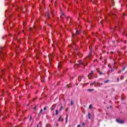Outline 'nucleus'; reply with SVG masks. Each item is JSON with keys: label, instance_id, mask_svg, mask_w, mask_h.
I'll return each mask as SVG.
<instances>
[{"label": "nucleus", "instance_id": "a211bd4d", "mask_svg": "<svg viewBox=\"0 0 127 127\" xmlns=\"http://www.w3.org/2000/svg\"><path fill=\"white\" fill-rule=\"evenodd\" d=\"M87 91H88L89 92H93V91H94V89H88Z\"/></svg>", "mask_w": 127, "mask_h": 127}, {"label": "nucleus", "instance_id": "6ab92c4d", "mask_svg": "<svg viewBox=\"0 0 127 127\" xmlns=\"http://www.w3.org/2000/svg\"><path fill=\"white\" fill-rule=\"evenodd\" d=\"M93 2L94 4H96V3H97L98 2L97 1V0H95V1H93Z\"/></svg>", "mask_w": 127, "mask_h": 127}, {"label": "nucleus", "instance_id": "cd10ccee", "mask_svg": "<svg viewBox=\"0 0 127 127\" xmlns=\"http://www.w3.org/2000/svg\"><path fill=\"white\" fill-rule=\"evenodd\" d=\"M30 121H31V120H32V116H30Z\"/></svg>", "mask_w": 127, "mask_h": 127}, {"label": "nucleus", "instance_id": "13d9d810", "mask_svg": "<svg viewBox=\"0 0 127 127\" xmlns=\"http://www.w3.org/2000/svg\"><path fill=\"white\" fill-rule=\"evenodd\" d=\"M99 40H100V41H101V39H99Z\"/></svg>", "mask_w": 127, "mask_h": 127}, {"label": "nucleus", "instance_id": "de8ad7c7", "mask_svg": "<svg viewBox=\"0 0 127 127\" xmlns=\"http://www.w3.org/2000/svg\"><path fill=\"white\" fill-rule=\"evenodd\" d=\"M55 5L56 6V1L55 3Z\"/></svg>", "mask_w": 127, "mask_h": 127}, {"label": "nucleus", "instance_id": "0eeeda50", "mask_svg": "<svg viewBox=\"0 0 127 127\" xmlns=\"http://www.w3.org/2000/svg\"><path fill=\"white\" fill-rule=\"evenodd\" d=\"M88 119L89 120H91V113H88Z\"/></svg>", "mask_w": 127, "mask_h": 127}, {"label": "nucleus", "instance_id": "bb28decb", "mask_svg": "<svg viewBox=\"0 0 127 127\" xmlns=\"http://www.w3.org/2000/svg\"><path fill=\"white\" fill-rule=\"evenodd\" d=\"M105 83H109V80H106L104 81Z\"/></svg>", "mask_w": 127, "mask_h": 127}, {"label": "nucleus", "instance_id": "774afa93", "mask_svg": "<svg viewBox=\"0 0 127 127\" xmlns=\"http://www.w3.org/2000/svg\"><path fill=\"white\" fill-rule=\"evenodd\" d=\"M22 32H23V31H22Z\"/></svg>", "mask_w": 127, "mask_h": 127}, {"label": "nucleus", "instance_id": "8fccbe9b", "mask_svg": "<svg viewBox=\"0 0 127 127\" xmlns=\"http://www.w3.org/2000/svg\"><path fill=\"white\" fill-rule=\"evenodd\" d=\"M123 15H126V13H123Z\"/></svg>", "mask_w": 127, "mask_h": 127}, {"label": "nucleus", "instance_id": "864d4df0", "mask_svg": "<svg viewBox=\"0 0 127 127\" xmlns=\"http://www.w3.org/2000/svg\"><path fill=\"white\" fill-rule=\"evenodd\" d=\"M49 26H51V25H48Z\"/></svg>", "mask_w": 127, "mask_h": 127}, {"label": "nucleus", "instance_id": "bf43d9fd", "mask_svg": "<svg viewBox=\"0 0 127 127\" xmlns=\"http://www.w3.org/2000/svg\"><path fill=\"white\" fill-rule=\"evenodd\" d=\"M37 127H39L38 125L37 126Z\"/></svg>", "mask_w": 127, "mask_h": 127}, {"label": "nucleus", "instance_id": "69168bd1", "mask_svg": "<svg viewBox=\"0 0 127 127\" xmlns=\"http://www.w3.org/2000/svg\"><path fill=\"white\" fill-rule=\"evenodd\" d=\"M17 127H19V126H17Z\"/></svg>", "mask_w": 127, "mask_h": 127}, {"label": "nucleus", "instance_id": "9d476101", "mask_svg": "<svg viewBox=\"0 0 127 127\" xmlns=\"http://www.w3.org/2000/svg\"><path fill=\"white\" fill-rule=\"evenodd\" d=\"M78 80L79 82H81L82 81V77L81 76L78 77Z\"/></svg>", "mask_w": 127, "mask_h": 127}, {"label": "nucleus", "instance_id": "f8f14e48", "mask_svg": "<svg viewBox=\"0 0 127 127\" xmlns=\"http://www.w3.org/2000/svg\"><path fill=\"white\" fill-rule=\"evenodd\" d=\"M98 73H99L100 75H103V72L100 71V70H97Z\"/></svg>", "mask_w": 127, "mask_h": 127}, {"label": "nucleus", "instance_id": "b1692460", "mask_svg": "<svg viewBox=\"0 0 127 127\" xmlns=\"http://www.w3.org/2000/svg\"><path fill=\"white\" fill-rule=\"evenodd\" d=\"M97 84H98V85H99L100 86H101V85H103V83H99V82H97Z\"/></svg>", "mask_w": 127, "mask_h": 127}, {"label": "nucleus", "instance_id": "f3484780", "mask_svg": "<svg viewBox=\"0 0 127 127\" xmlns=\"http://www.w3.org/2000/svg\"><path fill=\"white\" fill-rule=\"evenodd\" d=\"M124 79H125V76L122 75L121 78V80H124Z\"/></svg>", "mask_w": 127, "mask_h": 127}, {"label": "nucleus", "instance_id": "37998d69", "mask_svg": "<svg viewBox=\"0 0 127 127\" xmlns=\"http://www.w3.org/2000/svg\"><path fill=\"white\" fill-rule=\"evenodd\" d=\"M113 53H114V52H111V54H113Z\"/></svg>", "mask_w": 127, "mask_h": 127}, {"label": "nucleus", "instance_id": "5701e85b", "mask_svg": "<svg viewBox=\"0 0 127 127\" xmlns=\"http://www.w3.org/2000/svg\"><path fill=\"white\" fill-rule=\"evenodd\" d=\"M47 110V108L46 107L44 108V111H46Z\"/></svg>", "mask_w": 127, "mask_h": 127}, {"label": "nucleus", "instance_id": "a18cd8bd", "mask_svg": "<svg viewBox=\"0 0 127 127\" xmlns=\"http://www.w3.org/2000/svg\"><path fill=\"white\" fill-rule=\"evenodd\" d=\"M51 12H52V14H54L53 12L52 11H51Z\"/></svg>", "mask_w": 127, "mask_h": 127}, {"label": "nucleus", "instance_id": "3c124183", "mask_svg": "<svg viewBox=\"0 0 127 127\" xmlns=\"http://www.w3.org/2000/svg\"><path fill=\"white\" fill-rule=\"evenodd\" d=\"M113 43H115V41H113Z\"/></svg>", "mask_w": 127, "mask_h": 127}, {"label": "nucleus", "instance_id": "49530a36", "mask_svg": "<svg viewBox=\"0 0 127 127\" xmlns=\"http://www.w3.org/2000/svg\"><path fill=\"white\" fill-rule=\"evenodd\" d=\"M125 43H127V41H125Z\"/></svg>", "mask_w": 127, "mask_h": 127}, {"label": "nucleus", "instance_id": "f03ea898", "mask_svg": "<svg viewBox=\"0 0 127 127\" xmlns=\"http://www.w3.org/2000/svg\"><path fill=\"white\" fill-rule=\"evenodd\" d=\"M83 64H84V66H85L86 65H87V62H86V61H84V62H81V61H78V64H77V65H83Z\"/></svg>", "mask_w": 127, "mask_h": 127}, {"label": "nucleus", "instance_id": "0e129e2a", "mask_svg": "<svg viewBox=\"0 0 127 127\" xmlns=\"http://www.w3.org/2000/svg\"><path fill=\"white\" fill-rule=\"evenodd\" d=\"M96 60H94V61H96Z\"/></svg>", "mask_w": 127, "mask_h": 127}, {"label": "nucleus", "instance_id": "9b49d317", "mask_svg": "<svg viewBox=\"0 0 127 127\" xmlns=\"http://www.w3.org/2000/svg\"><path fill=\"white\" fill-rule=\"evenodd\" d=\"M96 83H97V82H96V81H94V82L91 83L90 84V86H93V85L96 84Z\"/></svg>", "mask_w": 127, "mask_h": 127}, {"label": "nucleus", "instance_id": "ea45409f", "mask_svg": "<svg viewBox=\"0 0 127 127\" xmlns=\"http://www.w3.org/2000/svg\"><path fill=\"white\" fill-rule=\"evenodd\" d=\"M3 71H4V69H3V70H1L2 73H3Z\"/></svg>", "mask_w": 127, "mask_h": 127}, {"label": "nucleus", "instance_id": "1a4fd4ad", "mask_svg": "<svg viewBox=\"0 0 127 127\" xmlns=\"http://www.w3.org/2000/svg\"><path fill=\"white\" fill-rule=\"evenodd\" d=\"M42 83H44L45 82V79H44V77H41Z\"/></svg>", "mask_w": 127, "mask_h": 127}, {"label": "nucleus", "instance_id": "4be33fe9", "mask_svg": "<svg viewBox=\"0 0 127 127\" xmlns=\"http://www.w3.org/2000/svg\"><path fill=\"white\" fill-rule=\"evenodd\" d=\"M125 70H126V67H124L123 68L122 71H125Z\"/></svg>", "mask_w": 127, "mask_h": 127}, {"label": "nucleus", "instance_id": "7c9ffc66", "mask_svg": "<svg viewBox=\"0 0 127 127\" xmlns=\"http://www.w3.org/2000/svg\"><path fill=\"white\" fill-rule=\"evenodd\" d=\"M77 127H81V125H77Z\"/></svg>", "mask_w": 127, "mask_h": 127}, {"label": "nucleus", "instance_id": "7ed1b4c3", "mask_svg": "<svg viewBox=\"0 0 127 127\" xmlns=\"http://www.w3.org/2000/svg\"><path fill=\"white\" fill-rule=\"evenodd\" d=\"M116 122L117 123H118V124H123L125 123V121L124 120H120L119 119H116Z\"/></svg>", "mask_w": 127, "mask_h": 127}, {"label": "nucleus", "instance_id": "ddd939ff", "mask_svg": "<svg viewBox=\"0 0 127 127\" xmlns=\"http://www.w3.org/2000/svg\"><path fill=\"white\" fill-rule=\"evenodd\" d=\"M67 122H68V115L65 117V123H67Z\"/></svg>", "mask_w": 127, "mask_h": 127}, {"label": "nucleus", "instance_id": "c85d7f7f", "mask_svg": "<svg viewBox=\"0 0 127 127\" xmlns=\"http://www.w3.org/2000/svg\"><path fill=\"white\" fill-rule=\"evenodd\" d=\"M59 67H61V64H59L58 65V68H59Z\"/></svg>", "mask_w": 127, "mask_h": 127}, {"label": "nucleus", "instance_id": "39448f33", "mask_svg": "<svg viewBox=\"0 0 127 127\" xmlns=\"http://www.w3.org/2000/svg\"><path fill=\"white\" fill-rule=\"evenodd\" d=\"M79 33H80V32H79V31H78V30H76L75 34H72V37H75V36H76V35H78L79 34Z\"/></svg>", "mask_w": 127, "mask_h": 127}, {"label": "nucleus", "instance_id": "c03bdc74", "mask_svg": "<svg viewBox=\"0 0 127 127\" xmlns=\"http://www.w3.org/2000/svg\"><path fill=\"white\" fill-rule=\"evenodd\" d=\"M36 58H37V59H38V57L36 56Z\"/></svg>", "mask_w": 127, "mask_h": 127}, {"label": "nucleus", "instance_id": "680f3d73", "mask_svg": "<svg viewBox=\"0 0 127 127\" xmlns=\"http://www.w3.org/2000/svg\"><path fill=\"white\" fill-rule=\"evenodd\" d=\"M16 104H17V105H18V103H16Z\"/></svg>", "mask_w": 127, "mask_h": 127}, {"label": "nucleus", "instance_id": "338daca9", "mask_svg": "<svg viewBox=\"0 0 127 127\" xmlns=\"http://www.w3.org/2000/svg\"><path fill=\"white\" fill-rule=\"evenodd\" d=\"M127 81V79L126 80V82Z\"/></svg>", "mask_w": 127, "mask_h": 127}, {"label": "nucleus", "instance_id": "a878e982", "mask_svg": "<svg viewBox=\"0 0 127 127\" xmlns=\"http://www.w3.org/2000/svg\"><path fill=\"white\" fill-rule=\"evenodd\" d=\"M121 73H122V70H119V71H118V73H119V74H121Z\"/></svg>", "mask_w": 127, "mask_h": 127}, {"label": "nucleus", "instance_id": "4468645a", "mask_svg": "<svg viewBox=\"0 0 127 127\" xmlns=\"http://www.w3.org/2000/svg\"><path fill=\"white\" fill-rule=\"evenodd\" d=\"M47 17L48 18H49L50 17V14H49V12H47Z\"/></svg>", "mask_w": 127, "mask_h": 127}, {"label": "nucleus", "instance_id": "423d86ee", "mask_svg": "<svg viewBox=\"0 0 127 127\" xmlns=\"http://www.w3.org/2000/svg\"><path fill=\"white\" fill-rule=\"evenodd\" d=\"M42 112H43V109H41L39 113V114H38V116H40V115H41V114L42 113Z\"/></svg>", "mask_w": 127, "mask_h": 127}, {"label": "nucleus", "instance_id": "052dcab7", "mask_svg": "<svg viewBox=\"0 0 127 127\" xmlns=\"http://www.w3.org/2000/svg\"><path fill=\"white\" fill-rule=\"evenodd\" d=\"M14 78H15H15H16V76H14Z\"/></svg>", "mask_w": 127, "mask_h": 127}, {"label": "nucleus", "instance_id": "a19ab883", "mask_svg": "<svg viewBox=\"0 0 127 127\" xmlns=\"http://www.w3.org/2000/svg\"><path fill=\"white\" fill-rule=\"evenodd\" d=\"M36 110V106L35 107V111Z\"/></svg>", "mask_w": 127, "mask_h": 127}, {"label": "nucleus", "instance_id": "58836bf2", "mask_svg": "<svg viewBox=\"0 0 127 127\" xmlns=\"http://www.w3.org/2000/svg\"><path fill=\"white\" fill-rule=\"evenodd\" d=\"M64 102H66V100H65L64 98Z\"/></svg>", "mask_w": 127, "mask_h": 127}, {"label": "nucleus", "instance_id": "5fc2aeb1", "mask_svg": "<svg viewBox=\"0 0 127 127\" xmlns=\"http://www.w3.org/2000/svg\"><path fill=\"white\" fill-rule=\"evenodd\" d=\"M108 67H110V64H108Z\"/></svg>", "mask_w": 127, "mask_h": 127}, {"label": "nucleus", "instance_id": "4c0bfd02", "mask_svg": "<svg viewBox=\"0 0 127 127\" xmlns=\"http://www.w3.org/2000/svg\"><path fill=\"white\" fill-rule=\"evenodd\" d=\"M82 126H85V123H82Z\"/></svg>", "mask_w": 127, "mask_h": 127}, {"label": "nucleus", "instance_id": "2eb2a0df", "mask_svg": "<svg viewBox=\"0 0 127 127\" xmlns=\"http://www.w3.org/2000/svg\"><path fill=\"white\" fill-rule=\"evenodd\" d=\"M59 113V111H58V110H56V115L57 116L58 115V113Z\"/></svg>", "mask_w": 127, "mask_h": 127}, {"label": "nucleus", "instance_id": "4d7b16f0", "mask_svg": "<svg viewBox=\"0 0 127 127\" xmlns=\"http://www.w3.org/2000/svg\"><path fill=\"white\" fill-rule=\"evenodd\" d=\"M45 57H46V56H44V58H45Z\"/></svg>", "mask_w": 127, "mask_h": 127}, {"label": "nucleus", "instance_id": "c9c22d12", "mask_svg": "<svg viewBox=\"0 0 127 127\" xmlns=\"http://www.w3.org/2000/svg\"><path fill=\"white\" fill-rule=\"evenodd\" d=\"M117 81H120V78H117Z\"/></svg>", "mask_w": 127, "mask_h": 127}, {"label": "nucleus", "instance_id": "dca6fc26", "mask_svg": "<svg viewBox=\"0 0 127 127\" xmlns=\"http://www.w3.org/2000/svg\"><path fill=\"white\" fill-rule=\"evenodd\" d=\"M59 122H60V121H61V122H63V119L61 118V117L59 119Z\"/></svg>", "mask_w": 127, "mask_h": 127}, {"label": "nucleus", "instance_id": "6e6552de", "mask_svg": "<svg viewBox=\"0 0 127 127\" xmlns=\"http://www.w3.org/2000/svg\"><path fill=\"white\" fill-rule=\"evenodd\" d=\"M63 110V106L61 105V108L60 109V112H61Z\"/></svg>", "mask_w": 127, "mask_h": 127}, {"label": "nucleus", "instance_id": "c756f323", "mask_svg": "<svg viewBox=\"0 0 127 127\" xmlns=\"http://www.w3.org/2000/svg\"><path fill=\"white\" fill-rule=\"evenodd\" d=\"M89 75H93V71H92L90 74Z\"/></svg>", "mask_w": 127, "mask_h": 127}, {"label": "nucleus", "instance_id": "2f4dec72", "mask_svg": "<svg viewBox=\"0 0 127 127\" xmlns=\"http://www.w3.org/2000/svg\"><path fill=\"white\" fill-rule=\"evenodd\" d=\"M100 24H101V25H103V23L102 21H100Z\"/></svg>", "mask_w": 127, "mask_h": 127}, {"label": "nucleus", "instance_id": "e2e57ef3", "mask_svg": "<svg viewBox=\"0 0 127 127\" xmlns=\"http://www.w3.org/2000/svg\"><path fill=\"white\" fill-rule=\"evenodd\" d=\"M52 2H53V0H52Z\"/></svg>", "mask_w": 127, "mask_h": 127}, {"label": "nucleus", "instance_id": "72a5a7b5", "mask_svg": "<svg viewBox=\"0 0 127 127\" xmlns=\"http://www.w3.org/2000/svg\"><path fill=\"white\" fill-rule=\"evenodd\" d=\"M78 56L80 57V56L81 55V54H78Z\"/></svg>", "mask_w": 127, "mask_h": 127}, {"label": "nucleus", "instance_id": "aec40b11", "mask_svg": "<svg viewBox=\"0 0 127 127\" xmlns=\"http://www.w3.org/2000/svg\"><path fill=\"white\" fill-rule=\"evenodd\" d=\"M110 15L111 16H112V15H114V13L111 12L110 14Z\"/></svg>", "mask_w": 127, "mask_h": 127}, {"label": "nucleus", "instance_id": "6e6d98bb", "mask_svg": "<svg viewBox=\"0 0 127 127\" xmlns=\"http://www.w3.org/2000/svg\"><path fill=\"white\" fill-rule=\"evenodd\" d=\"M65 112H67V109L65 110Z\"/></svg>", "mask_w": 127, "mask_h": 127}, {"label": "nucleus", "instance_id": "473e14b6", "mask_svg": "<svg viewBox=\"0 0 127 127\" xmlns=\"http://www.w3.org/2000/svg\"><path fill=\"white\" fill-rule=\"evenodd\" d=\"M62 15H65V14L64 13H62Z\"/></svg>", "mask_w": 127, "mask_h": 127}, {"label": "nucleus", "instance_id": "79ce46f5", "mask_svg": "<svg viewBox=\"0 0 127 127\" xmlns=\"http://www.w3.org/2000/svg\"><path fill=\"white\" fill-rule=\"evenodd\" d=\"M113 71H114L113 69H111V72H113Z\"/></svg>", "mask_w": 127, "mask_h": 127}, {"label": "nucleus", "instance_id": "603ef678", "mask_svg": "<svg viewBox=\"0 0 127 127\" xmlns=\"http://www.w3.org/2000/svg\"><path fill=\"white\" fill-rule=\"evenodd\" d=\"M42 3H43V0H42Z\"/></svg>", "mask_w": 127, "mask_h": 127}, {"label": "nucleus", "instance_id": "09e8293b", "mask_svg": "<svg viewBox=\"0 0 127 127\" xmlns=\"http://www.w3.org/2000/svg\"><path fill=\"white\" fill-rule=\"evenodd\" d=\"M100 60H102V57L100 58L99 59Z\"/></svg>", "mask_w": 127, "mask_h": 127}, {"label": "nucleus", "instance_id": "393cba45", "mask_svg": "<svg viewBox=\"0 0 127 127\" xmlns=\"http://www.w3.org/2000/svg\"><path fill=\"white\" fill-rule=\"evenodd\" d=\"M93 108V106H92V105H90L89 106V109H92Z\"/></svg>", "mask_w": 127, "mask_h": 127}, {"label": "nucleus", "instance_id": "f704fd0d", "mask_svg": "<svg viewBox=\"0 0 127 127\" xmlns=\"http://www.w3.org/2000/svg\"><path fill=\"white\" fill-rule=\"evenodd\" d=\"M66 87H67V88H69V86L68 85V84L66 85Z\"/></svg>", "mask_w": 127, "mask_h": 127}, {"label": "nucleus", "instance_id": "412c9836", "mask_svg": "<svg viewBox=\"0 0 127 127\" xmlns=\"http://www.w3.org/2000/svg\"><path fill=\"white\" fill-rule=\"evenodd\" d=\"M71 106H73V105H74V103H73V100H71Z\"/></svg>", "mask_w": 127, "mask_h": 127}, {"label": "nucleus", "instance_id": "e433bc0d", "mask_svg": "<svg viewBox=\"0 0 127 127\" xmlns=\"http://www.w3.org/2000/svg\"><path fill=\"white\" fill-rule=\"evenodd\" d=\"M88 58H91V55H89V56H88Z\"/></svg>", "mask_w": 127, "mask_h": 127}, {"label": "nucleus", "instance_id": "20e7f679", "mask_svg": "<svg viewBox=\"0 0 127 127\" xmlns=\"http://www.w3.org/2000/svg\"><path fill=\"white\" fill-rule=\"evenodd\" d=\"M56 104H53L52 107H51V111L52 112L53 111H54L55 110L56 107H57Z\"/></svg>", "mask_w": 127, "mask_h": 127}, {"label": "nucleus", "instance_id": "f257e3e1", "mask_svg": "<svg viewBox=\"0 0 127 127\" xmlns=\"http://www.w3.org/2000/svg\"><path fill=\"white\" fill-rule=\"evenodd\" d=\"M54 57V54H51L48 55V58L49 59V67L51 66V63H50V61L52 59V58Z\"/></svg>", "mask_w": 127, "mask_h": 127}]
</instances>
